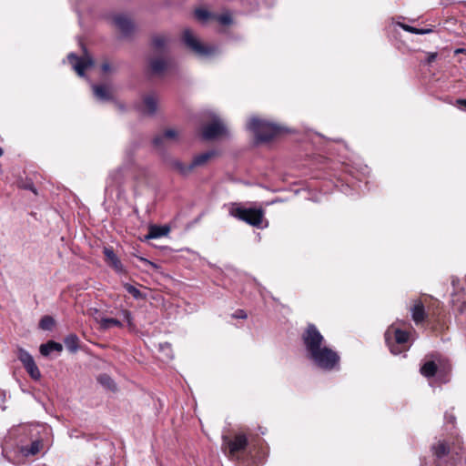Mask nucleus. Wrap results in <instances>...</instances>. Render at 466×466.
<instances>
[{
    "label": "nucleus",
    "mask_w": 466,
    "mask_h": 466,
    "mask_svg": "<svg viewBox=\"0 0 466 466\" xmlns=\"http://www.w3.org/2000/svg\"><path fill=\"white\" fill-rule=\"evenodd\" d=\"M62 350H63L62 345L60 343L53 341V340H50L46 344H42L39 349L40 353L43 356H48L52 351L60 352V351H62Z\"/></svg>",
    "instance_id": "6ab92c4d"
},
{
    "label": "nucleus",
    "mask_w": 466,
    "mask_h": 466,
    "mask_svg": "<svg viewBox=\"0 0 466 466\" xmlns=\"http://www.w3.org/2000/svg\"><path fill=\"white\" fill-rule=\"evenodd\" d=\"M53 323H54V320L52 318L45 317L42 319L40 325L43 329H47L53 325Z\"/></svg>",
    "instance_id": "473e14b6"
},
{
    "label": "nucleus",
    "mask_w": 466,
    "mask_h": 466,
    "mask_svg": "<svg viewBox=\"0 0 466 466\" xmlns=\"http://www.w3.org/2000/svg\"><path fill=\"white\" fill-rule=\"evenodd\" d=\"M248 445V440L245 433L238 432L233 439L227 435L222 436L221 450L230 460L238 459V454L246 451Z\"/></svg>",
    "instance_id": "f03ea898"
},
{
    "label": "nucleus",
    "mask_w": 466,
    "mask_h": 466,
    "mask_svg": "<svg viewBox=\"0 0 466 466\" xmlns=\"http://www.w3.org/2000/svg\"><path fill=\"white\" fill-rule=\"evenodd\" d=\"M114 24L125 35L130 34L134 28L132 21L126 15H118L114 17Z\"/></svg>",
    "instance_id": "f8f14e48"
},
{
    "label": "nucleus",
    "mask_w": 466,
    "mask_h": 466,
    "mask_svg": "<svg viewBox=\"0 0 466 466\" xmlns=\"http://www.w3.org/2000/svg\"><path fill=\"white\" fill-rule=\"evenodd\" d=\"M400 26L407 31V32H410V33H412V34H416V35H425V34H428L430 33L431 30V29H419V28H416V27H413V26H410L409 25H406V24H399Z\"/></svg>",
    "instance_id": "a878e982"
},
{
    "label": "nucleus",
    "mask_w": 466,
    "mask_h": 466,
    "mask_svg": "<svg viewBox=\"0 0 466 466\" xmlns=\"http://www.w3.org/2000/svg\"><path fill=\"white\" fill-rule=\"evenodd\" d=\"M125 289L128 293H130L135 299H138L142 298V293L136 287L130 285V284H125Z\"/></svg>",
    "instance_id": "cd10ccee"
},
{
    "label": "nucleus",
    "mask_w": 466,
    "mask_h": 466,
    "mask_svg": "<svg viewBox=\"0 0 466 466\" xmlns=\"http://www.w3.org/2000/svg\"><path fill=\"white\" fill-rule=\"evenodd\" d=\"M319 368L325 370L336 369L339 364V356L332 349L323 346L309 357Z\"/></svg>",
    "instance_id": "7ed1b4c3"
},
{
    "label": "nucleus",
    "mask_w": 466,
    "mask_h": 466,
    "mask_svg": "<svg viewBox=\"0 0 466 466\" xmlns=\"http://www.w3.org/2000/svg\"><path fill=\"white\" fill-rule=\"evenodd\" d=\"M229 214L255 227L260 226L264 216L262 209L245 208L238 205H233L230 208Z\"/></svg>",
    "instance_id": "423d86ee"
},
{
    "label": "nucleus",
    "mask_w": 466,
    "mask_h": 466,
    "mask_svg": "<svg viewBox=\"0 0 466 466\" xmlns=\"http://www.w3.org/2000/svg\"><path fill=\"white\" fill-rule=\"evenodd\" d=\"M144 112L149 115L154 114L157 108V100L153 95H148L144 98Z\"/></svg>",
    "instance_id": "412c9836"
},
{
    "label": "nucleus",
    "mask_w": 466,
    "mask_h": 466,
    "mask_svg": "<svg viewBox=\"0 0 466 466\" xmlns=\"http://www.w3.org/2000/svg\"><path fill=\"white\" fill-rule=\"evenodd\" d=\"M121 314H122L124 319L127 322L128 327L134 328L133 318H132L131 312L127 309H123L121 311Z\"/></svg>",
    "instance_id": "2f4dec72"
},
{
    "label": "nucleus",
    "mask_w": 466,
    "mask_h": 466,
    "mask_svg": "<svg viewBox=\"0 0 466 466\" xmlns=\"http://www.w3.org/2000/svg\"><path fill=\"white\" fill-rule=\"evenodd\" d=\"M3 155V150L0 148V157Z\"/></svg>",
    "instance_id": "ea45409f"
},
{
    "label": "nucleus",
    "mask_w": 466,
    "mask_h": 466,
    "mask_svg": "<svg viewBox=\"0 0 466 466\" xmlns=\"http://www.w3.org/2000/svg\"><path fill=\"white\" fill-rule=\"evenodd\" d=\"M248 128L253 132L257 140L261 142L269 141L281 131L280 127L258 117L249 120Z\"/></svg>",
    "instance_id": "f257e3e1"
},
{
    "label": "nucleus",
    "mask_w": 466,
    "mask_h": 466,
    "mask_svg": "<svg viewBox=\"0 0 466 466\" xmlns=\"http://www.w3.org/2000/svg\"><path fill=\"white\" fill-rule=\"evenodd\" d=\"M93 91L95 96L100 100L106 101L112 98V90L106 85H94Z\"/></svg>",
    "instance_id": "f3484780"
},
{
    "label": "nucleus",
    "mask_w": 466,
    "mask_h": 466,
    "mask_svg": "<svg viewBox=\"0 0 466 466\" xmlns=\"http://www.w3.org/2000/svg\"><path fill=\"white\" fill-rule=\"evenodd\" d=\"M97 322L100 328L104 330L109 329L113 327H122L121 321L114 318H102Z\"/></svg>",
    "instance_id": "4be33fe9"
},
{
    "label": "nucleus",
    "mask_w": 466,
    "mask_h": 466,
    "mask_svg": "<svg viewBox=\"0 0 466 466\" xmlns=\"http://www.w3.org/2000/svg\"><path fill=\"white\" fill-rule=\"evenodd\" d=\"M171 61L163 59L161 57L153 58L150 60L151 71L156 75L164 74L171 67Z\"/></svg>",
    "instance_id": "ddd939ff"
},
{
    "label": "nucleus",
    "mask_w": 466,
    "mask_h": 466,
    "mask_svg": "<svg viewBox=\"0 0 466 466\" xmlns=\"http://www.w3.org/2000/svg\"><path fill=\"white\" fill-rule=\"evenodd\" d=\"M179 133L177 130L169 128L164 131V133L161 136H157L154 138V145L155 147L161 148L164 145L166 140L170 141H177L178 138Z\"/></svg>",
    "instance_id": "4468645a"
},
{
    "label": "nucleus",
    "mask_w": 466,
    "mask_h": 466,
    "mask_svg": "<svg viewBox=\"0 0 466 466\" xmlns=\"http://www.w3.org/2000/svg\"><path fill=\"white\" fill-rule=\"evenodd\" d=\"M183 40L186 46L198 56H207L215 52L212 46L202 45L189 29L184 30Z\"/></svg>",
    "instance_id": "0eeeda50"
},
{
    "label": "nucleus",
    "mask_w": 466,
    "mask_h": 466,
    "mask_svg": "<svg viewBox=\"0 0 466 466\" xmlns=\"http://www.w3.org/2000/svg\"><path fill=\"white\" fill-rule=\"evenodd\" d=\"M457 104L463 106L466 108V98L465 99H458Z\"/></svg>",
    "instance_id": "4c0bfd02"
},
{
    "label": "nucleus",
    "mask_w": 466,
    "mask_h": 466,
    "mask_svg": "<svg viewBox=\"0 0 466 466\" xmlns=\"http://www.w3.org/2000/svg\"><path fill=\"white\" fill-rule=\"evenodd\" d=\"M40 449H41V443L39 441H34L30 445V448L27 451L26 454L35 455L39 452Z\"/></svg>",
    "instance_id": "7c9ffc66"
},
{
    "label": "nucleus",
    "mask_w": 466,
    "mask_h": 466,
    "mask_svg": "<svg viewBox=\"0 0 466 466\" xmlns=\"http://www.w3.org/2000/svg\"><path fill=\"white\" fill-rule=\"evenodd\" d=\"M98 381L105 386L106 388L115 390L116 389V383L114 380L106 374L100 375L98 377Z\"/></svg>",
    "instance_id": "393cba45"
},
{
    "label": "nucleus",
    "mask_w": 466,
    "mask_h": 466,
    "mask_svg": "<svg viewBox=\"0 0 466 466\" xmlns=\"http://www.w3.org/2000/svg\"><path fill=\"white\" fill-rule=\"evenodd\" d=\"M446 419H447L450 422H451V423H453V421H454V420H455V418H454L453 416H448V415H446Z\"/></svg>",
    "instance_id": "58836bf2"
},
{
    "label": "nucleus",
    "mask_w": 466,
    "mask_h": 466,
    "mask_svg": "<svg viewBox=\"0 0 466 466\" xmlns=\"http://www.w3.org/2000/svg\"><path fill=\"white\" fill-rule=\"evenodd\" d=\"M409 333L393 326L385 332V340L392 354L398 355L404 350V344L409 339Z\"/></svg>",
    "instance_id": "39448f33"
},
{
    "label": "nucleus",
    "mask_w": 466,
    "mask_h": 466,
    "mask_svg": "<svg viewBox=\"0 0 466 466\" xmlns=\"http://www.w3.org/2000/svg\"><path fill=\"white\" fill-rule=\"evenodd\" d=\"M217 20L223 25L231 24V15L228 13L218 15Z\"/></svg>",
    "instance_id": "c85d7f7f"
},
{
    "label": "nucleus",
    "mask_w": 466,
    "mask_h": 466,
    "mask_svg": "<svg viewBox=\"0 0 466 466\" xmlns=\"http://www.w3.org/2000/svg\"><path fill=\"white\" fill-rule=\"evenodd\" d=\"M215 156L216 151L210 150L194 157V158L191 161L193 169L205 166Z\"/></svg>",
    "instance_id": "dca6fc26"
},
{
    "label": "nucleus",
    "mask_w": 466,
    "mask_h": 466,
    "mask_svg": "<svg viewBox=\"0 0 466 466\" xmlns=\"http://www.w3.org/2000/svg\"><path fill=\"white\" fill-rule=\"evenodd\" d=\"M436 57H437V53H431L427 59L428 63L433 62L436 59Z\"/></svg>",
    "instance_id": "c9c22d12"
},
{
    "label": "nucleus",
    "mask_w": 466,
    "mask_h": 466,
    "mask_svg": "<svg viewBox=\"0 0 466 466\" xmlns=\"http://www.w3.org/2000/svg\"><path fill=\"white\" fill-rule=\"evenodd\" d=\"M434 454L438 458H441L449 453V446L445 442H439L436 446L433 447Z\"/></svg>",
    "instance_id": "b1692460"
},
{
    "label": "nucleus",
    "mask_w": 466,
    "mask_h": 466,
    "mask_svg": "<svg viewBox=\"0 0 466 466\" xmlns=\"http://www.w3.org/2000/svg\"><path fill=\"white\" fill-rule=\"evenodd\" d=\"M69 63L72 65L74 70L78 76H84L85 70L91 67L94 65L92 57L85 53L84 56H77L75 54H69L67 56Z\"/></svg>",
    "instance_id": "9d476101"
},
{
    "label": "nucleus",
    "mask_w": 466,
    "mask_h": 466,
    "mask_svg": "<svg viewBox=\"0 0 466 466\" xmlns=\"http://www.w3.org/2000/svg\"><path fill=\"white\" fill-rule=\"evenodd\" d=\"M436 371L437 365L434 361H428L420 368V373L427 378L433 377L436 374Z\"/></svg>",
    "instance_id": "5701e85b"
},
{
    "label": "nucleus",
    "mask_w": 466,
    "mask_h": 466,
    "mask_svg": "<svg viewBox=\"0 0 466 466\" xmlns=\"http://www.w3.org/2000/svg\"><path fill=\"white\" fill-rule=\"evenodd\" d=\"M228 133L225 125L219 118H214L213 122L204 127L202 130V137L206 140H212Z\"/></svg>",
    "instance_id": "1a4fd4ad"
},
{
    "label": "nucleus",
    "mask_w": 466,
    "mask_h": 466,
    "mask_svg": "<svg viewBox=\"0 0 466 466\" xmlns=\"http://www.w3.org/2000/svg\"><path fill=\"white\" fill-rule=\"evenodd\" d=\"M209 13L207 10L204 9H198L196 10V16L199 20H207L209 17Z\"/></svg>",
    "instance_id": "72a5a7b5"
},
{
    "label": "nucleus",
    "mask_w": 466,
    "mask_h": 466,
    "mask_svg": "<svg viewBox=\"0 0 466 466\" xmlns=\"http://www.w3.org/2000/svg\"><path fill=\"white\" fill-rule=\"evenodd\" d=\"M411 318L416 324L421 323L427 317L424 306L420 300L414 303L410 309Z\"/></svg>",
    "instance_id": "2eb2a0df"
},
{
    "label": "nucleus",
    "mask_w": 466,
    "mask_h": 466,
    "mask_svg": "<svg viewBox=\"0 0 466 466\" xmlns=\"http://www.w3.org/2000/svg\"><path fill=\"white\" fill-rule=\"evenodd\" d=\"M232 317L235 318V319H247L248 316H247V314H246V312L244 310L238 309V310H237L232 315Z\"/></svg>",
    "instance_id": "f704fd0d"
},
{
    "label": "nucleus",
    "mask_w": 466,
    "mask_h": 466,
    "mask_svg": "<svg viewBox=\"0 0 466 466\" xmlns=\"http://www.w3.org/2000/svg\"><path fill=\"white\" fill-rule=\"evenodd\" d=\"M103 253L106 258V262L117 273H124L125 268L114 250L110 248H105Z\"/></svg>",
    "instance_id": "9b49d317"
},
{
    "label": "nucleus",
    "mask_w": 466,
    "mask_h": 466,
    "mask_svg": "<svg viewBox=\"0 0 466 466\" xmlns=\"http://www.w3.org/2000/svg\"><path fill=\"white\" fill-rule=\"evenodd\" d=\"M17 358L33 380H38L41 378V372L28 351L19 348L17 350Z\"/></svg>",
    "instance_id": "6e6552de"
},
{
    "label": "nucleus",
    "mask_w": 466,
    "mask_h": 466,
    "mask_svg": "<svg viewBox=\"0 0 466 466\" xmlns=\"http://www.w3.org/2000/svg\"><path fill=\"white\" fill-rule=\"evenodd\" d=\"M169 233V228L167 226H152L149 228V232L147 238H158L167 236Z\"/></svg>",
    "instance_id": "aec40b11"
},
{
    "label": "nucleus",
    "mask_w": 466,
    "mask_h": 466,
    "mask_svg": "<svg viewBox=\"0 0 466 466\" xmlns=\"http://www.w3.org/2000/svg\"><path fill=\"white\" fill-rule=\"evenodd\" d=\"M102 70H103L104 72H107V71H109V70H110V66H109V64H108V63H104V64L102 65Z\"/></svg>",
    "instance_id": "e433bc0d"
},
{
    "label": "nucleus",
    "mask_w": 466,
    "mask_h": 466,
    "mask_svg": "<svg viewBox=\"0 0 466 466\" xmlns=\"http://www.w3.org/2000/svg\"><path fill=\"white\" fill-rule=\"evenodd\" d=\"M65 344L70 351H76L77 350V338L75 335H70L66 338Z\"/></svg>",
    "instance_id": "bb28decb"
},
{
    "label": "nucleus",
    "mask_w": 466,
    "mask_h": 466,
    "mask_svg": "<svg viewBox=\"0 0 466 466\" xmlns=\"http://www.w3.org/2000/svg\"><path fill=\"white\" fill-rule=\"evenodd\" d=\"M170 166L174 170L182 176H187L194 170L191 163L185 165L178 159H173L170 162Z\"/></svg>",
    "instance_id": "a211bd4d"
},
{
    "label": "nucleus",
    "mask_w": 466,
    "mask_h": 466,
    "mask_svg": "<svg viewBox=\"0 0 466 466\" xmlns=\"http://www.w3.org/2000/svg\"><path fill=\"white\" fill-rule=\"evenodd\" d=\"M166 44V39L164 36H156L153 39V46L157 49H161Z\"/></svg>",
    "instance_id": "c756f323"
},
{
    "label": "nucleus",
    "mask_w": 466,
    "mask_h": 466,
    "mask_svg": "<svg viewBox=\"0 0 466 466\" xmlns=\"http://www.w3.org/2000/svg\"><path fill=\"white\" fill-rule=\"evenodd\" d=\"M301 339L308 357L325 346V339L314 324H308Z\"/></svg>",
    "instance_id": "20e7f679"
}]
</instances>
